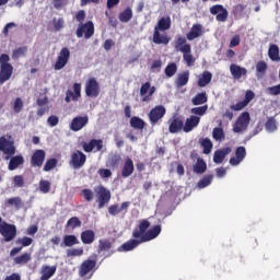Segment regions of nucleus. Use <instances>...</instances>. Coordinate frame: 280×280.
Instances as JSON below:
<instances>
[{"label":"nucleus","instance_id":"obj_40","mask_svg":"<svg viewBox=\"0 0 280 280\" xmlns=\"http://www.w3.org/2000/svg\"><path fill=\"white\" fill-rule=\"evenodd\" d=\"M63 244L65 246L71 247V246H75V244H80V241L75 235H66L63 236Z\"/></svg>","mask_w":280,"mask_h":280},{"label":"nucleus","instance_id":"obj_19","mask_svg":"<svg viewBox=\"0 0 280 280\" xmlns=\"http://www.w3.org/2000/svg\"><path fill=\"white\" fill-rule=\"evenodd\" d=\"M200 124V116L191 115L189 118L186 119L183 130L184 132H191L194 128H198Z\"/></svg>","mask_w":280,"mask_h":280},{"label":"nucleus","instance_id":"obj_33","mask_svg":"<svg viewBox=\"0 0 280 280\" xmlns=\"http://www.w3.org/2000/svg\"><path fill=\"white\" fill-rule=\"evenodd\" d=\"M130 126L131 128H135V130H143V128H145V121L135 116V117H131L130 119Z\"/></svg>","mask_w":280,"mask_h":280},{"label":"nucleus","instance_id":"obj_15","mask_svg":"<svg viewBox=\"0 0 280 280\" xmlns=\"http://www.w3.org/2000/svg\"><path fill=\"white\" fill-rule=\"evenodd\" d=\"M86 124H89V116H78L72 119L70 130L73 132H79V130H82Z\"/></svg>","mask_w":280,"mask_h":280},{"label":"nucleus","instance_id":"obj_53","mask_svg":"<svg viewBox=\"0 0 280 280\" xmlns=\"http://www.w3.org/2000/svg\"><path fill=\"white\" fill-rule=\"evenodd\" d=\"M97 174L104 180H106V178H110L113 176V172H110V170H108V168H100L97 171Z\"/></svg>","mask_w":280,"mask_h":280},{"label":"nucleus","instance_id":"obj_18","mask_svg":"<svg viewBox=\"0 0 280 280\" xmlns=\"http://www.w3.org/2000/svg\"><path fill=\"white\" fill-rule=\"evenodd\" d=\"M95 266H97V260L88 259L83 261L79 270L80 277H86L89 272H92V270H94Z\"/></svg>","mask_w":280,"mask_h":280},{"label":"nucleus","instance_id":"obj_47","mask_svg":"<svg viewBox=\"0 0 280 280\" xmlns=\"http://www.w3.org/2000/svg\"><path fill=\"white\" fill-rule=\"evenodd\" d=\"M68 257H82L84 255V248H72L67 250Z\"/></svg>","mask_w":280,"mask_h":280},{"label":"nucleus","instance_id":"obj_32","mask_svg":"<svg viewBox=\"0 0 280 280\" xmlns=\"http://www.w3.org/2000/svg\"><path fill=\"white\" fill-rule=\"evenodd\" d=\"M118 19L120 23H128L132 20V9L130 7L126 8L122 12L119 13Z\"/></svg>","mask_w":280,"mask_h":280},{"label":"nucleus","instance_id":"obj_9","mask_svg":"<svg viewBox=\"0 0 280 280\" xmlns=\"http://www.w3.org/2000/svg\"><path fill=\"white\" fill-rule=\"evenodd\" d=\"M86 163V155L82 151H75L71 154L70 165L73 170H80Z\"/></svg>","mask_w":280,"mask_h":280},{"label":"nucleus","instance_id":"obj_39","mask_svg":"<svg viewBox=\"0 0 280 280\" xmlns=\"http://www.w3.org/2000/svg\"><path fill=\"white\" fill-rule=\"evenodd\" d=\"M26 55H27V46H22L13 50L12 58L13 60H19V58H23Z\"/></svg>","mask_w":280,"mask_h":280},{"label":"nucleus","instance_id":"obj_63","mask_svg":"<svg viewBox=\"0 0 280 280\" xmlns=\"http://www.w3.org/2000/svg\"><path fill=\"white\" fill-rule=\"evenodd\" d=\"M32 238L27 237V236H24L22 238H19L16 241V244H21L22 246H31L32 245Z\"/></svg>","mask_w":280,"mask_h":280},{"label":"nucleus","instance_id":"obj_42","mask_svg":"<svg viewBox=\"0 0 280 280\" xmlns=\"http://www.w3.org/2000/svg\"><path fill=\"white\" fill-rule=\"evenodd\" d=\"M207 93H199L192 98L194 106H200V104H206Z\"/></svg>","mask_w":280,"mask_h":280},{"label":"nucleus","instance_id":"obj_25","mask_svg":"<svg viewBox=\"0 0 280 280\" xmlns=\"http://www.w3.org/2000/svg\"><path fill=\"white\" fill-rule=\"evenodd\" d=\"M133 172H135V163L132 162L131 159H127L125 161V164L121 171V176L124 178H128V176H132Z\"/></svg>","mask_w":280,"mask_h":280},{"label":"nucleus","instance_id":"obj_12","mask_svg":"<svg viewBox=\"0 0 280 280\" xmlns=\"http://www.w3.org/2000/svg\"><path fill=\"white\" fill-rule=\"evenodd\" d=\"M183 54L184 62H186L187 67H194L196 65V57L191 54V45L186 44L180 48Z\"/></svg>","mask_w":280,"mask_h":280},{"label":"nucleus","instance_id":"obj_52","mask_svg":"<svg viewBox=\"0 0 280 280\" xmlns=\"http://www.w3.org/2000/svg\"><path fill=\"white\" fill-rule=\"evenodd\" d=\"M58 165V160L50 159L46 161V164L44 165V172H51L56 166Z\"/></svg>","mask_w":280,"mask_h":280},{"label":"nucleus","instance_id":"obj_21","mask_svg":"<svg viewBox=\"0 0 280 280\" xmlns=\"http://www.w3.org/2000/svg\"><path fill=\"white\" fill-rule=\"evenodd\" d=\"M140 244H143V241H141V238L133 237L128 242L124 243L119 247V250H124L125 253H128L130 250H135V248H137V246H139Z\"/></svg>","mask_w":280,"mask_h":280},{"label":"nucleus","instance_id":"obj_64","mask_svg":"<svg viewBox=\"0 0 280 280\" xmlns=\"http://www.w3.org/2000/svg\"><path fill=\"white\" fill-rule=\"evenodd\" d=\"M8 205H11V207H21V198L13 197L8 199Z\"/></svg>","mask_w":280,"mask_h":280},{"label":"nucleus","instance_id":"obj_8","mask_svg":"<svg viewBox=\"0 0 280 280\" xmlns=\"http://www.w3.org/2000/svg\"><path fill=\"white\" fill-rule=\"evenodd\" d=\"M210 14L217 15L219 23H226L229 19V11L222 4H214L210 8Z\"/></svg>","mask_w":280,"mask_h":280},{"label":"nucleus","instance_id":"obj_49","mask_svg":"<svg viewBox=\"0 0 280 280\" xmlns=\"http://www.w3.org/2000/svg\"><path fill=\"white\" fill-rule=\"evenodd\" d=\"M208 109H209V106L205 105V106L191 108L190 113L192 115H198L199 117H202L207 113Z\"/></svg>","mask_w":280,"mask_h":280},{"label":"nucleus","instance_id":"obj_60","mask_svg":"<svg viewBox=\"0 0 280 280\" xmlns=\"http://www.w3.org/2000/svg\"><path fill=\"white\" fill-rule=\"evenodd\" d=\"M59 121L60 119L58 118V116H55V115L48 117L47 119V124L48 126H50V128H55V126L59 124Z\"/></svg>","mask_w":280,"mask_h":280},{"label":"nucleus","instance_id":"obj_46","mask_svg":"<svg viewBox=\"0 0 280 280\" xmlns=\"http://www.w3.org/2000/svg\"><path fill=\"white\" fill-rule=\"evenodd\" d=\"M50 189L51 183H49V180L42 179L39 182V191H42V194H49Z\"/></svg>","mask_w":280,"mask_h":280},{"label":"nucleus","instance_id":"obj_54","mask_svg":"<svg viewBox=\"0 0 280 280\" xmlns=\"http://www.w3.org/2000/svg\"><path fill=\"white\" fill-rule=\"evenodd\" d=\"M52 25H54L56 32H60V30H62V27H65V19H62V18H59L58 20L54 19Z\"/></svg>","mask_w":280,"mask_h":280},{"label":"nucleus","instance_id":"obj_17","mask_svg":"<svg viewBox=\"0 0 280 280\" xmlns=\"http://www.w3.org/2000/svg\"><path fill=\"white\" fill-rule=\"evenodd\" d=\"M56 270H58L56 266L43 265L39 269L40 280L51 279L56 275Z\"/></svg>","mask_w":280,"mask_h":280},{"label":"nucleus","instance_id":"obj_55","mask_svg":"<svg viewBox=\"0 0 280 280\" xmlns=\"http://www.w3.org/2000/svg\"><path fill=\"white\" fill-rule=\"evenodd\" d=\"M81 194L88 202H91V200H93V198H95V192H93V190H91V189H83L81 191Z\"/></svg>","mask_w":280,"mask_h":280},{"label":"nucleus","instance_id":"obj_23","mask_svg":"<svg viewBox=\"0 0 280 280\" xmlns=\"http://www.w3.org/2000/svg\"><path fill=\"white\" fill-rule=\"evenodd\" d=\"M170 27H172V19L170 16H164L158 21V25L154 27V31L167 32Z\"/></svg>","mask_w":280,"mask_h":280},{"label":"nucleus","instance_id":"obj_11","mask_svg":"<svg viewBox=\"0 0 280 280\" xmlns=\"http://www.w3.org/2000/svg\"><path fill=\"white\" fill-rule=\"evenodd\" d=\"M163 117H165V106L163 105L155 106L149 113V119L153 126L158 124L160 119H163Z\"/></svg>","mask_w":280,"mask_h":280},{"label":"nucleus","instance_id":"obj_27","mask_svg":"<svg viewBox=\"0 0 280 280\" xmlns=\"http://www.w3.org/2000/svg\"><path fill=\"white\" fill-rule=\"evenodd\" d=\"M12 65H10V56L8 54H2L0 56V71H13Z\"/></svg>","mask_w":280,"mask_h":280},{"label":"nucleus","instance_id":"obj_36","mask_svg":"<svg viewBox=\"0 0 280 280\" xmlns=\"http://www.w3.org/2000/svg\"><path fill=\"white\" fill-rule=\"evenodd\" d=\"M211 78H213V74L211 72H203L202 74L199 75L198 79V86H207L209 82H211Z\"/></svg>","mask_w":280,"mask_h":280},{"label":"nucleus","instance_id":"obj_61","mask_svg":"<svg viewBox=\"0 0 280 280\" xmlns=\"http://www.w3.org/2000/svg\"><path fill=\"white\" fill-rule=\"evenodd\" d=\"M187 45V38L185 37H178L175 42V49H178L180 51V48Z\"/></svg>","mask_w":280,"mask_h":280},{"label":"nucleus","instance_id":"obj_24","mask_svg":"<svg viewBox=\"0 0 280 280\" xmlns=\"http://www.w3.org/2000/svg\"><path fill=\"white\" fill-rule=\"evenodd\" d=\"M73 91L68 90L67 93L71 97L72 102H78L82 97V84L74 83Z\"/></svg>","mask_w":280,"mask_h":280},{"label":"nucleus","instance_id":"obj_48","mask_svg":"<svg viewBox=\"0 0 280 280\" xmlns=\"http://www.w3.org/2000/svg\"><path fill=\"white\" fill-rule=\"evenodd\" d=\"M31 260H32V255L28 253H25L14 258L15 264H27V261H31Z\"/></svg>","mask_w":280,"mask_h":280},{"label":"nucleus","instance_id":"obj_2","mask_svg":"<svg viewBox=\"0 0 280 280\" xmlns=\"http://www.w3.org/2000/svg\"><path fill=\"white\" fill-rule=\"evenodd\" d=\"M250 125V114L248 112L242 113L233 125V132L240 135L241 132H246L248 126Z\"/></svg>","mask_w":280,"mask_h":280},{"label":"nucleus","instance_id":"obj_30","mask_svg":"<svg viewBox=\"0 0 280 280\" xmlns=\"http://www.w3.org/2000/svg\"><path fill=\"white\" fill-rule=\"evenodd\" d=\"M184 127H185V124H183V120L178 118H174L173 120H171L168 130L170 132L175 133V132H178L179 130H183Z\"/></svg>","mask_w":280,"mask_h":280},{"label":"nucleus","instance_id":"obj_43","mask_svg":"<svg viewBox=\"0 0 280 280\" xmlns=\"http://www.w3.org/2000/svg\"><path fill=\"white\" fill-rule=\"evenodd\" d=\"M189 82V72H184L178 75L176 80V85L177 86H185Z\"/></svg>","mask_w":280,"mask_h":280},{"label":"nucleus","instance_id":"obj_5","mask_svg":"<svg viewBox=\"0 0 280 280\" xmlns=\"http://www.w3.org/2000/svg\"><path fill=\"white\" fill-rule=\"evenodd\" d=\"M100 83L95 78H90L85 82V95L86 97H100Z\"/></svg>","mask_w":280,"mask_h":280},{"label":"nucleus","instance_id":"obj_37","mask_svg":"<svg viewBox=\"0 0 280 280\" xmlns=\"http://www.w3.org/2000/svg\"><path fill=\"white\" fill-rule=\"evenodd\" d=\"M211 183H213V175H206L197 183V187L198 189H205L209 187Z\"/></svg>","mask_w":280,"mask_h":280},{"label":"nucleus","instance_id":"obj_28","mask_svg":"<svg viewBox=\"0 0 280 280\" xmlns=\"http://www.w3.org/2000/svg\"><path fill=\"white\" fill-rule=\"evenodd\" d=\"M153 43L155 45H170V37L167 35H161V31H154Z\"/></svg>","mask_w":280,"mask_h":280},{"label":"nucleus","instance_id":"obj_56","mask_svg":"<svg viewBox=\"0 0 280 280\" xmlns=\"http://www.w3.org/2000/svg\"><path fill=\"white\" fill-rule=\"evenodd\" d=\"M12 78L11 71H0V84H3L4 82H8Z\"/></svg>","mask_w":280,"mask_h":280},{"label":"nucleus","instance_id":"obj_10","mask_svg":"<svg viewBox=\"0 0 280 280\" xmlns=\"http://www.w3.org/2000/svg\"><path fill=\"white\" fill-rule=\"evenodd\" d=\"M98 209H104L106 205L110 201V191L106 190L104 187H98L96 189Z\"/></svg>","mask_w":280,"mask_h":280},{"label":"nucleus","instance_id":"obj_50","mask_svg":"<svg viewBox=\"0 0 280 280\" xmlns=\"http://www.w3.org/2000/svg\"><path fill=\"white\" fill-rule=\"evenodd\" d=\"M267 132H275L277 130V120L275 118H269L265 125Z\"/></svg>","mask_w":280,"mask_h":280},{"label":"nucleus","instance_id":"obj_35","mask_svg":"<svg viewBox=\"0 0 280 280\" xmlns=\"http://www.w3.org/2000/svg\"><path fill=\"white\" fill-rule=\"evenodd\" d=\"M195 174H205L207 172V163L202 159H198L194 165Z\"/></svg>","mask_w":280,"mask_h":280},{"label":"nucleus","instance_id":"obj_34","mask_svg":"<svg viewBox=\"0 0 280 280\" xmlns=\"http://www.w3.org/2000/svg\"><path fill=\"white\" fill-rule=\"evenodd\" d=\"M268 56H269L270 60H273V61L280 60L279 46H277V44H271L269 46Z\"/></svg>","mask_w":280,"mask_h":280},{"label":"nucleus","instance_id":"obj_6","mask_svg":"<svg viewBox=\"0 0 280 280\" xmlns=\"http://www.w3.org/2000/svg\"><path fill=\"white\" fill-rule=\"evenodd\" d=\"M0 235L4 242H12L16 237V225L3 222L0 226Z\"/></svg>","mask_w":280,"mask_h":280},{"label":"nucleus","instance_id":"obj_7","mask_svg":"<svg viewBox=\"0 0 280 280\" xmlns=\"http://www.w3.org/2000/svg\"><path fill=\"white\" fill-rule=\"evenodd\" d=\"M69 58H71V51L69 50V48L63 47L59 52L57 61L55 62L56 71L65 69V67H67V62H69Z\"/></svg>","mask_w":280,"mask_h":280},{"label":"nucleus","instance_id":"obj_1","mask_svg":"<svg viewBox=\"0 0 280 280\" xmlns=\"http://www.w3.org/2000/svg\"><path fill=\"white\" fill-rule=\"evenodd\" d=\"M148 229H150V221L141 220L138 228L133 229L132 237L141 240L142 244H144V242H152V240H156L158 235H161V225H155L149 231Z\"/></svg>","mask_w":280,"mask_h":280},{"label":"nucleus","instance_id":"obj_3","mask_svg":"<svg viewBox=\"0 0 280 280\" xmlns=\"http://www.w3.org/2000/svg\"><path fill=\"white\" fill-rule=\"evenodd\" d=\"M0 152L5 154V161H10V156L16 154V148L14 147V140L9 136V139L5 137L0 138Z\"/></svg>","mask_w":280,"mask_h":280},{"label":"nucleus","instance_id":"obj_51","mask_svg":"<svg viewBox=\"0 0 280 280\" xmlns=\"http://www.w3.org/2000/svg\"><path fill=\"white\" fill-rule=\"evenodd\" d=\"M23 100L21 97L15 98L14 103H13V112L19 115V113H21L23 110Z\"/></svg>","mask_w":280,"mask_h":280},{"label":"nucleus","instance_id":"obj_4","mask_svg":"<svg viewBox=\"0 0 280 280\" xmlns=\"http://www.w3.org/2000/svg\"><path fill=\"white\" fill-rule=\"evenodd\" d=\"M93 34H95V25L92 21L79 24L77 28L78 38H82V36H84V38L89 40V38H91Z\"/></svg>","mask_w":280,"mask_h":280},{"label":"nucleus","instance_id":"obj_31","mask_svg":"<svg viewBox=\"0 0 280 280\" xmlns=\"http://www.w3.org/2000/svg\"><path fill=\"white\" fill-rule=\"evenodd\" d=\"M81 241L84 244H93L95 242V232L88 230L81 233Z\"/></svg>","mask_w":280,"mask_h":280},{"label":"nucleus","instance_id":"obj_62","mask_svg":"<svg viewBox=\"0 0 280 280\" xmlns=\"http://www.w3.org/2000/svg\"><path fill=\"white\" fill-rule=\"evenodd\" d=\"M267 93L269 95H280V84L267 88Z\"/></svg>","mask_w":280,"mask_h":280},{"label":"nucleus","instance_id":"obj_16","mask_svg":"<svg viewBox=\"0 0 280 280\" xmlns=\"http://www.w3.org/2000/svg\"><path fill=\"white\" fill-rule=\"evenodd\" d=\"M244 159H246V148L238 147L236 148L235 156L230 159V165L237 167V165H240Z\"/></svg>","mask_w":280,"mask_h":280},{"label":"nucleus","instance_id":"obj_29","mask_svg":"<svg viewBox=\"0 0 280 280\" xmlns=\"http://www.w3.org/2000/svg\"><path fill=\"white\" fill-rule=\"evenodd\" d=\"M23 163H24V159L22 155L13 156L9 162L8 170L10 172H14V170H16L20 165H23Z\"/></svg>","mask_w":280,"mask_h":280},{"label":"nucleus","instance_id":"obj_14","mask_svg":"<svg viewBox=\"0 0 280 280\" xmlns=\"http://www.w3.org/2000/svg\"><path fill=\"white\" fill-rule=\"evenodd\" d=\"M104 148V141L92 139L90 142H83L84 152H101Z\"/></svg>","mask_w":280,"mask_h":280},{"label":"nucleus","instance_id":"obj_41","mask_svg":"<svg viewBox=\"0 0 280 280\" xmlns=\"http://www.w3.org/2000/svg\"><path fill=\"white\" fill-rule=\"evenodd\" d=\"M67 229H80L82 226V221L78 217H72L68 220L66 224Z\"/></svg>","mask_w":280,"mask_h":280},{"label":"nucleus","instance_id":"obj_26","mask_svg":"<svg viewBox=\"0 0 280 280\" xmlns=\"http://www.w3.org/2000/svg\"><path fill=\"white\" fill-rule=\"evenodd\" d=\"M231 152V148H225L222 150H217L213 155V162L217 163V165H220L224 159H226V154Z\"/></svg>","mask_w":280,"mask_h":280},{"label":"nucleus","instance_id":"obj_59","mask_svg":"<svg viewBox=\"0 0 280 280\" xmlns=\"http://www.w3.org/2000/svg\"><path fill=\"white\" fill-rule=\"evenodd\" d=\"M98 248L100 250H110V242L106 240H101L98 242Z\"/></svg>","mask_w":280,"mask_h":280},{"label":"nucleus","instance_id":"obj_22","mask_svg":"<svg viewBox=\"0 0 280 280\" xmlns=\"http://www.w3.org/2000/svg\"><path fill=\"white\" fill-rule=\"evenodd\" d=\"M202 34V24H194L189 33H187L186 38L187 40H196V38H200Z\"/></svg>","mask_w":280,"mask_h":280},{"label":"nucleus","instance_id":"obj_13","mask_svg":"<svg viewBox=\"0 0 280 280\" xmlns=\"http://www.w3.org/2000/svg\"><path fill=\"white\" fill-rule=\"evenodd\" d=\"M156 92V88L152 86L150 82L142 84L140 88V95L142 97V102H150L152 100V95Z\"/></svg>","mask_w":280,"mask_h":280},{"label":"nucleus","instance_id":"obj_38","mask_svg":"<svg viewBox=\"0 0 280 280\" xmlns=\"http://www.w3.org/2000/svg\"><path fill=\"white\" fill-rule=\"evenodd\" d=\"M201 148H203V154H211L213 150V142L209 138H203L200 140Z\"/></svg>","mask_w":280,"mask_h":280},{"label":"nucleus","instance_id":"obj_20","mask_svg":"<svg viewBox=\"0 0 280 280\" xmlns=\"http://www.w3.org/2000/svg\"><path fill=\"white\" fill-rule=\"evenodd\" d=\"M43 163H45V151L36 150L31 159V164L33 167H42Z\"/></svg>","mask_w":280,"mask_h":280},{"label":"nucleus","instance_id":"obj_58","mask_svg":"<svg viewBox=\"0 0 280 280\" xmlns=\"http://www.w3.org/2000/svg\"><path fill=\"white\" fill-rule=\"evenodd\" d=\"M13 184L14 187H23L25 185V180L23 179V176L16 175L13 177Z\"/></svg>","mask_w":280,"mask_h":280},{"label":"nucleus","instance_id":"obj_44","mask_svg":"<svg viewBox=\"0 0 280 280\" xmlns=\"http://www.w3.org/2000/svg\"><path fill=\"white\" fill-rule=\"evenodd\" d=\"M245 7L243 4H236L232 9V14L235 19H242V14H244Z\"/></svg>","mask_w":280,"mask_h":280},{"label":"nucleus","instance_id":"obj_45","mask_svg":"<svg viewBox=\"0 0 280 280\" xmlns=\"http://www.w3.org/2000/svg\"><path fill=\"white\" fill-rule=\"evenodd\" d=\"M212 137L214 141H224V130L222 128H214Z\"/></svg>","mask_w":280,"mask_h":280},{"label":"nucleus","instance_id":"obj_57","mask_svg":"<svg viewBox=\"0 0 280 280\" xmlns=\"http://www.w3.org/2000/svg\"><path fill=\"white\" fill-rule=\"evenodd\" d=\"M248 104L244 101H240L238 103L231 105V110H243V108H246Z\"/></svg>","mask_w":280,"mask_h":280}]
</instances>
